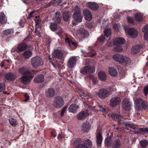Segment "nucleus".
Masks as SVG:
<instances>
[{
    "label": "nucleus",
    "mask_w": 148,
    "mask_h": 148,
    "mask_svg": "<svg viewBox=\"0 0 148 148\" xmlns=\"http://www.w3.org/2000/svg\"><path fill=\"white\" fill-rule=\"evenodd\" d=\"M6 79L8 81H12L16 78V76L12 73H6L5 75Z\"/></svg>",
    "instance_id": "obj_22"
},
{
    "label": "nucleus",
    "mask_w": 148,
    "mask_h": 148,
    "mask_svg": "<svg viewBox=\"0 0 148 148\" xmlns=\"http://www.w3.org/2000/svg\"><path fill=\"white\" fill-rule=\"evenodd\" d=\"M53 19L58 23H60L61 20V16L60 11H57L56 12Z\"/></svg>",
    "instance_id": "obj_21"
},
{
    "label": "nucleus",
    "mask_w": 148,
    "mask_h": 148,
    "mask_svg": "<svg viewBox=\"0 0 148 148\" xmlns=\"http://www.w3.org/2000/svg\"><path fill=\"white\" fill-rule=\"evenodd\" d=\"M128 34L129 35L133 38H136L138 35L137 30L136 29L133 28H131L129 29Z\"/></svg>",
    "instance_id": "obj_14"
},
{
    "label": "nucleus",
    "mask_w": 148,
    "mask_h": 148,
    "mask_svg": "<svg viewBox=\"0 0 148 148\" xmlns=\"http://www.w3.org/2000/svg\"><path fill=\"white\" fill-rule=\"evenodd\" d=\"M98 39L100 41L102 42L104 40L105 37L103 36H101Z\"/></svg>",
    "instance_id": "obj_59"
},
{
    "label": "nucleus",
    "mask_w": 148,
    "mask_h": 148,
    "mask_svg": "<svg viewBox=\"0 0 148 148\" xmlns=\"http://www.w3.org/2000/svg\"><path fill=\"white\" fill-rule=\"evenodd\" d=\"M83 13L86 20L90 21L92 19V15L89 10L85 9L83 11Z\"/></svg>",
    "instance_id": "obj_16"
},
{
    "label": "nucleus",
    "mask_w": 148,
    "mask_h": 148,
    "mask_svg": "<svg viewBox=\"0 0 148 148\" xmlns=\"http://www.w3.org/2000/svg\"><path fill=\"white\" fill-rule=\"evenodd\" d=\"M122 106L123 108L126 110H128L131 108V102L129 99L125 98L122 102Z\"/></svg>",
    "instance_id": "obj_12"
},
{
    "label": "nucleus",
    "mask_w": 148,
    "mask_h": 148,
    "mask_svg": "<svg viewBox=\"0 0 148 148\" xmlns=\"http://www.w3.org/2000/svg\"><path fill=\"white\" fill-rule=\"evenodd\" d=\"M71 45H72L73 46L75 47H77V45L76 43L72 42Z\"/></svg>",
    "instance_id": "obj_63"
},
{
    "label": "nucleus",
    "mask_w": 148,
    "mask_h": 148,
    "mask_svg": "<svg viewBox=\"0 0 148 148\" xmlns=\"http://www.w3.org/2000/svg\"><path fill=\"white\" fill-rule=\"evenodd\" d=\"M55 1H56L55 0L51 1V2H49L48 5H46L45 6V7L47 8L50 6L52 4H55Z\"/></svg>",
    "instance_id": "obj_52"
},
{
    "label": "nucleus",
    "mask_w": 148,
    "mask_h": 148,
    "mask_svg": "<svg viewBox=\"0 0 148 148\" xmlns=\"http://www.w3.org/2000/svg\"><path fill=\"white\" fill-rule=\"evenodd\" d=\"M83 142L85 144L87 145L88 146L89 148H91L92 146V141L89 139H87L84 140Z\"/></svg>",
    "instance_id": "obj_35"
},
{
    "label": "nucleus",
    "mask_w": 148,
    "mask_h": 148,
    "mask_svg": "<svg viewBox=\"0 0 148 148\" xmlns=\"http://www.w3.org/2000/svg\"><path fill=\"white\" fill-rule=\"evenodd\" d=\"M89 115L88 110L79 112L77 115V118L79 120H83Z\"/></svg>",
    "instance_id": "obj_13"
},
{
    "label": "nucleus",
    "mask_w": 148,
    "mask_h": 148,
    "mask_svg": "<svg viewBox=\"0 0 148 148\" xmlns=\"http://www.w3.org/2000/svg\"><path fill=\"white\" fill-rule=\"evenodd\" d=\"M53 103L55 108H59L63 106L64 102V99L62 97L58 96L55 98Z\"/></svg>",
    "instance_id": "obj_6"
},
{
    "label": "nucleus",
    "mask_w": 148,
    "mask_h": 148,
    "mask_svg": "<svg viewBox=\"0 0 148 148\" xmlns=\"http://www.w3.org/2000/svg\"><path fill=\"white\" fill-rule=\"evenodd\" d=\"M9 121L10 124L13 126H15L17 124L16 119L13 118H10Z\"/></svg>",
    "instance_id": "obj_39"
},
{
    "label": "nucleus",
    "mask_w": 148,
    "mask_h": 148,
    "mask_svg": "<svg viewBox=\"0 0 148 148\" xmlns=\"http://www.w3.org/2000/svg\"><path fill=\"white\" fill-rule=\"evenodd\" d=\"M53 56L58 60L62 59L63 57V53L60 50L55 49L53 53Z\"/></svg>",
    "instance_id": "obj_15"
},
{
    "label": "nucleus",
    "mask_w": 148,
    "mask_h": 148,
    "mask_svg": "<svg viewBox=\"0 0 148 148\" xmlns=\"http://www.w3.org/2000/svg\"><path fill=\"white\" fill-rule=\"evenodd\" d=\"M136 130L137 131V133L138 134L148 133V129L146 128H142L139 129H137Z\"/></svg>",
    "instance_id": "obj_33"
},
{
    "label": "nucleus",
    "mask_w": 148,
    "mask_h": 148,
    "mask_svg": "<svg viewBox=\"0 0 148 148\" xmlns=\"http://www.w3.org/2000/svg\"><path fill=\"white\" fill-rule=\"evenodd\" d=\"M78 108V106L76 107L75 104H72L69 107L68 109L69 112L75 113L77 112Z\"/></svg>",
    "instance_id": "obj_26"
},
{
    "label": "nucleus",
    "mask_w": 148,
    "mask_h": 148,
    "mask_svg": "<svg viewBox=\"0 0 148 148\" xmlns=\"http://www.w3.org/2000/svg\"><path fill=\"white\" fill-rule=\"evenodd\" d=\"M99 77L102 81H105L106 79V75L103 72H100L98 73Z\"/></svg>",
    "instance_id": "obj_32"
},
{
    "label": "nucleus",
    "mask_w": 148,
    "mask_h": 148,
    "mask_svg": "<svg viewBox=\"0 0 148 148\" xmlns=\"http://www.w3.org/2000/svg\"><path fill=\"white\" fill-rule=\"evenodd\" d=\"M142 31L145 33H148V25H146L143 28Z\"/></svg>",
    "instance_id": "obj_47"
},
{
    "label": "nucleus",
    "mask_w": 148,
    "mask_h": 148,
    "mask_svg": "<svg viewBox=\"0 0 148 148\" xmlns=\"http://www.w3.org/2000/svg\"><path fill=\"white\" fill-rule=\"evenodd\" d=\"M127 20L128 22L130 23H133V20L131 17L128 16L127 17Z\"/></svg>",
    "instance_id": "obj_54"
},
{
    "label": "nucleus",
    "mask_w": 148,
    "mask_h": 148,
    "mask_svg": "<svg viewBox=\"0 0 148 148\" xmlns=\"http://www.w3.org/2000/svg\"><path fill=\"white\" fill-rule=\"evenodd\" d=\"M143 92L145 96H147L148 94V85L145 86L143 90Z\"/></svg>",
    "instance_id": "obj_44"
},
{
    "label": "nucleus",
    "mask_w": 148,
    "mask_h": 148,
    "mask_svg": "<svg viewBox=\"0 0 148 148\" xmlns=\"http://www.w3.org/2000/svg\"><path fill=\"white\" fill-rule=\"evenodd\" d=\"M76 148H89L85 144H81L77 145Z\"/></svg>",
    "instance_id": "obj_46"
},
{
    "label": "nucleus",
    "mask_w": 148,
    "mask_h": 148,
    "mask_svg": "<svg viewBox=\"0 0 148 148\" xmlns=\"http://www.w3.org/2000/svg\"><path fill=\"white\" fill-rule=\"evenodd\" d=\"M34 11H32L30 12L29 15L27 17V18L28 19H29L33 17V13H34Z\"/></svg>",
    "instance_id": "obj_56"
},
{
    "label": "nucleus",
    "mask_w": 148,
    "mask_h": 148,
    "mask_svg": "<svg viewBox=\"0 0 148 148\" xmlns=\"http://www.w3.org/2000/svg\"><path fill=\"white\" fill-rule=\"evenodd\" d=\"M110 116H111L113 119L117 121L118 122H119L121 121V119L120 116L116 114L112 113L109 115Z\"/></svg>",
    "instance_id": "obj_29"
},
{
    "label": "nucleus",
    "mask_w": 148,
    "mask_h": 148,
    "mask_svg": "<svg viewBox=\"0 0 148 148\" xmlns=\"http://www.w3.org/2000/svg\"><path fill=\"white\" fill-rule=\"evenodd\" d=\"M121 100L120 98L118 97H112L110 100L109 105L112 108L116 107L120 103Z\"/></svg>",
    "instance_id": "obj_9"
},
{
    "label": "nucleus",
    "mask_w": 148,
    "mask_h": 148,
    "mask_svg": "<svg viewBox=\"0 0 148 148\" xmlns=\"http://www.w3.org/2000/svg\"><path fill=\"white\" fill-rule=\"evenodd\" d=\"M67 108V106H65L62 108L60 113V115L61 116H62L64 115V114Z\"/></svg>",
    "instance_id": "obj_48"
},
{
    "label": "nucleus",
    "mask_w": 148,
    "mask_h": 148,
    "mask_svg": "<svg viewBox=\"0 0 148 148\" xmlns=\"http://www.w3.org/2000/svg\"><path fill=\"white\" fill-rule=\"evenodd\" d=\"M49 58L51 62H52L53 61V57L51 56H49Z\"/></svg>",
    "instance_id": "obj_64"
},
{
    "label": "nucleus",
    "mask_w": 148,
    "mask_h": 148,
    "mask_svg": "<svg viewBox=\"0 0 148 148\" xmlns=\"http://www.w3.org/2000/svg\"><path fill=\"white\" fill-rule=\"evenodd\" d=\"M86 26L89 28H91L92 27V25L90 23L86 24Z\"/></svg>",
    "instance_id": "obj_62"
},
{
    "label": "nucleus",
    "mask_w": 148,
    "mask_h": 148,
    "mask_svg": "<svg viewBox=\"0 0 148 148\" xmlns=\"http://www.w3.org/2000/svg\"><path fill=\"white\" fill-rule=\"evenodd\" d=\"M86 5L89 8L94 10H96L99 8L98 5L95 2H89Z\"/></svg>",
    "instance_id": "obj_17"
},
{
    "label": "nucleus",
    "mask_w": 148,
    "mask_h": 148,
    "mask_svg": "<svg viewBox=\"0 0 148 148\" xmlns=\"http://www.w3.org/2000/svg\"><path fill=\"white\" fill-rule=\"evenodd\" d=\"M66 42L68 44L69 46H71V45L72 41L71 40L69 39V37H66L65 39Z\"/></svg>",
    "instance_id": "obj_45"
},
{
    "label": "nucleus",
    "mask_w": 148,
    "mask_h": 148,
    "mask_svg": "<svg viewBox=\"0 0 148 148\" xmlns=\"http://www.w3.org/2000/svg\"><path fill=\"white\" fill-rule=\"evenodd\" d=\"M70 13L68 12H64L63 18L64 21H68L69 18Z\"/></svg>",
    "instance_id": "obj_34"
},
{
    "label": "nucleus",
    "mask_w": 148,
    "mask_h": 148,
    "mask_svg": "<svg viewBox=\"0 0 148 148\" xmlns=\"http://www.w3.org/2000/svg\"><path fill=\"white\" fill-rule=\"evenodd\" d=\"M113 58L115 61L120 64L125 63L127 65L131 62L130 60L128 58L118 54L114 55Z\"/></svg>",
    "instance_id": "obj_1"
},
{
    "label": "nucleus",
    "mask_w": 148,
    "mask_h": 148,
    "mask_svg": "<svg viewBox=\"0 0 148 148\" xmlns=\"http://www.w3.org/2000/svg\"><path fill=\"white\" fill-rule=\"evenodd\" d=\"M82 94L84 97H86L88 98H89L91 97L90 94L88 93H85L84 92H82Z\"/></svg>",
    "instance_id": "obj_49"
},
{
    "label": "nucleus",
    "mask_w": 148,
    "mask_h": 148,
    "mask_svg": "<svg viewBox=\"0 0 148 148\" xmlns=\"http://www.w3.org/2000/svg\"><path fill=\"white\" fill-rule=\"evenodd\" d=\"M92 80L93 82L94 85H95L97 84L98 82L97 79L95 77H93L92 79Z\"/></svg>",
    "instance_id": "obj_51"
},
{
    "label": "nucleus",
    "mask_w": 148,
    "mask_h": 148,
    "mask_svg": "<svg viewBox=\"0 0 148 148\" xmlns=\"http://www.w3.org/2000/svg\"><path fill=\"white\" fill-rule=\"evenodd\" d=\"M5 89L4 85L3 84H0V92Z\"/></svg>",
    "instance_id": "obj_53"
},
{
    "label": "nucleus",
    "mask_w": 148,
    "mask_h": 148,
    "mask_svg": "<svg viewBox=\"0 0 148 148\" xmlns=\"http://www.w3.org/2000/svg\"><path fill=\"white\" fill-rule=\"evenodd\" d=\"M31 63L33 67L36 69L42 66L43 64V62L42 58L40 56H36L31 58Z\"/></svg>",
    "instance_id": "obj_3"
},
{
    "label": "nucleus",
    "mask_w": 148,
    "mask_h": 148,
    "mask_svg": "<svg viewBox=\"0 0 148 148\" xmlns=\"http://www.w3.org/2000/svg\"><path fill=\"white\" fill-rule=\"evenodd\" d=\"M97 142L98 146L100 147L101 145L102 137L100 133H98L96 135Z\"/></svg>",
    "instance_id": "obj_27"
},
{
    "label": "nucleus",
    "mask_w": 148,
    "mask_h": 148,
    "mask_svg": "<svg viewBox=\"0 0 148 148\" xmlns=\"http://www.w3.org/2000/svg\"><path fill=\"white\" fill-rule=\"evenodd\" d=\"M105 145L107 146L108 147L109 146V141H108V138L106 139L105 140Z\"/></svg>",
    "instance_id": "obj_60"
},
{
    "label": "nucleus",
    "mask_w": 148,
    "mask_h": 148,
    "mask_svg": "<svg viewBox=\"0 0 148 148\" xmlns=\"http://www.w3.org/2000/svg\"><path fill=\"white\" fill-rule=\"evenodd\" d=\"M105 35L107 37H108L111 35V30L110 29H106L104 31Z\"/></svg>",
    "instance_id": "obj_42"
},
{
    "label": "nucleus",
    "mask_w": 148,
    "mask_h": 148,
    "mask_svg": "<svg viewBox=\"0 0 148 148\" xmlns=\"http://www.w3.org/2000/svg\"><path fill=\"white\" fill-rule=\"evenodd\" d=\"M63 33V31L62 29L60 28L59 29L58 32L57 33V34H58V35L62 34Z\"/></svg>",
    "instance_id": "obj_61"
},
{
    "label": "nucleus",
    "mask_w": 148,
    "mask_h": 148,
    "mask_svg": "<svg viewBox=\"0 0 148 148\" xmlns=\"http://www.w3.org/2000/svg\"><path fill=\"white\" fill-rule=\"evenodd\" d=\"M121 143L120 140H117L114 142L112 148H120Z\"/></svg>",
    "instance_id": "obj_37"
},
{
    "label": "nucleus",
    "mask_w": 148,
    "mask_h": 148,
    "mask_svg": "<svg viewBox=\"0 0 148 148\" xmlns=\"http://www.w3.org/2000/svg\"><path fill=\"white\" fill-rule=\"evenodd\" d=\"M24 95L25 99H24V101H27L29 99V97L27 93H25Z\"/></svg>",
    "instance_id": "obj_50"
},
{
    "label": "nucleus",
    "mask_w": 148,
    "mask_h": 148,
    "mask_svg": "<svg viewBox=\"0 0 148 148\" xmlns=\"http://www.w3.org/2000/svg\"><path fill=\"white\" fill-rule=\"evenodd\" d=\"M50 27L51 30L53 31H55L58 28L57 24L53 23H50Z\"/></svg>",
    "instance_id": "obj_38"
},
{
    "label": "nucleus",
    "mask_w": 148,
    "mask_h": 148,
    "mask_svg": "<svg viewBox=\"0 0 148 148\" xmlns=\"http://www.w3.org/2000/svg\"><path fill=\"white\" fill-rule=\"evenodd\" d=\"M33 78V76L28 75L23 76L19 79L21 83L26 84L30 83Z\"/></svg>",
    "instance_id": "obj_10"
},
{
    "label": "nucleus",
    "mask_w": 148,
    "mask_h": 148,
    "mask_svg": "<svg viewBox=\"0 0 148 148\" xmlns=\"http://www.w3.org/2000/svg\"><path fill=\"white\" fill-rule=\"evenodd\" d=\"M55 93V91L52 88H49L45 91L46 95L48 97H50L53 96Z\"/></svg>",
    "instance_id": "obj_20"
},
{
    "label": "nucleus",
    "mask_w": 148,
    "mask_h": 148,
    "mask_svg": "<svg viewBox=\"0 0 148 148\" xmlns=\"http://www.w3.org/2000/svg\"><path fill=\"white\" fill-rule=\"evenodd\" d=\"M135 107L136 110H141L147 107V102L141 98L136 99L134 101Z\"/></svg>",
    "instance_id": "obj_4"
},
{
    "label": "nucleus",
    "mask_w": 148,
    "mask_h": 148,
    "mask_svg": "<svg viewBox=\"0 0 148 148\" xmlns=\"http://www.w3.org/2000/svg\"><path fill=\"white\" fill-rule=\"evenodd\" d=\"M99 107L100 111L103 112H106V110L105 108H103L101 106L99 105Z\"/></svg>",
    "instance_id": "obj_55"
},
{
    "label": "nucleus",
    "mask_w": 148,
    "mask_h": 148,
    "mask_svg": "<svg viewBox=\"0 0 148 148\" xmlns=\"http://www.w3.org/2000/svg\"><path fill=\"white\" fill-rule=\"evenodd\" d=\"M81 34L84 37H88L89 35L88 32L85 29L82 30L81 32Z\"/></svg>",
    "instance_id": "obj_41"
},
{
    "label": "nucleus",
    "mask_w": 148,
    "mask_h": 148,
    "mask_svg": "<svg viewBox=\"0 0 148 148\" xmlns=\"http://www.w3.org/2000/svg\"><path fill=\"white\" fill-rule=\"evenodd\" d=\"M77 62L76 58L75 56L71 57L69 59L67 66L69 68H73Z\"/></svg>",
    "instance_id": "obj_11"
},
{
    "label": "nucleus",
    "mask_w": 148,
    "mask_h": 148,
    "mask_svg": "<svg viewBox=\"0 0 148 148\" xmlns=\"http://www.w3.org/2000/svg\"><path fill=\"white\" fill-rule=\"evenodd\" d=\"M124 39L122 38L118 37L116 38L114 41V51L116 52L121 51L122 49L121 47V45L124 44Z\"/></svg>",
    "instance_id": "obj_5"
},
{
    "label": "nucleus",
    "mask_w": 148,
    "mask_h": 148,
    "mask_svg": "<svg viewBox=\"0 0 148 148\" xmlns=\"http://www.w3.org/2000/svg\"><path fill=\"white\" fill-rule=\"evenodd\" d=\"M74 11L73 17V19L77 22H81L82 21L83 16L81 14V10L78 6H75L73 9Z\"/></svg>",
    "instance_id": "obj_2"
},
{
    "label": "nucleus",
    "mask_w": 148,
    "mask_h": 148,
    "mask_svg": "<svg viewBox=\"0 0 148 148\" xmlns=\"http://www.w3.org/2000/svg\"><path fill=\"white\" fill-rule=\"evenodd\" d=\"M140 47L136 45L133 47L132 49V53L134 54H136L139 51Z\"/></svg>",
    "instance_id": "obj_40"
},
{
    "label": "nucleus",
    "mask_w": 148,
    "mask_h": 148,
    "mask_svg": "<svg viewBox=\"0 0 148 148\" xmlns=\"http://www.w3.org/2000/svg\"><path fill=\"white\" fill-rule=\"evenodd\" d=\"M18 71V73L21 75H27L31 73L29 70L26 68L23 67L19 69Z\"/></svg>",
    "instance_id": "obj_19"
},
{
    "label": "nucleus",
    "mask_w": 148,
    "mask_h": 148,
    "mask_svg": "<svg viewBox=\"0 0 148 148\" xmlns=\"http://www.w3.org/2000/svg\"><path fill=\"white\" fill-rule=\"evenodd\" d=\"M109 72L110 74L113 76H116L117 75V71L114 68L111 67L109 68Z\"/></svg>",
    "instance_id": "obj_31"
},
{
    "label": "nucleus",
    "mask_w": 148,
    "mask_h": 148,
    "mask_svg": "<svg viewBox=\"0 0 148 148\" xmlns=\"http://www.w3.org/2000/svg\"><path fill=\"white\" fill-rule=\"evenodd\" d=\"M144 38L145 40H148V33H144Z\"/></svg>",
    "instance_id": "obj_58"
},
{
    "label": "nucleus",
    "mask_w": 148,
    "mask_h": 148,
    "mask_svg": "<svg viewBox=\"0 0 148 148\" xmlns=\"http://www.w3.org/2000/svg\"><path fill=\"white\" fill-rule=\"evenodd\" d=\"M27 46L25 44H19L17 47V51L20 52L25 50L27 48Z\"/></svg>",
    "instance_id": "obj_25"
},
{
    "label": "nucleus",
    "mask_w": 148,
    "mask_h": 148,
    "mask_svg": "<svg viewBox=\"0 0 148 148\" xmlns=\"http://www.w3.org/2000/svg\"><path fill=\"white\" fill-rule=\"evenodd\" d=\"M14 30L13 29H9L3 31V34L4 35H8L13 34Z\"/></svg>",
    "instance_id": "obj_30"
},
{
    "label": "nucleus",
    "mask_w": 148,
    "mask_h": 148,
    "mask_svg": "<svg viewBox=\"0 0 148 148\" xmlns=\"http://www.w3.org/2000/svg\"><path fill=\"white\" fill-rule=\"evenodd\" d=\"M35 21L37 24H38L40 23V19L39 16L36 17Z\"/></svg>",
    "instance_id": "obj_57"
},
{
    "label": "nucleus",
    "mask_w": 148,
    "mask_h": 148,
    "mask_svg": "<svg viewBox=\"0 0 148 148\" xmlns=\"http://www.w3.org/2000/svg\"><path fill=\"white\" fill-rule=\"evenodd\" d=\"M95 71L94 67L92 66H87L82 68L80 72L84 74L92 73Z\"/></svg>",
    "instance_id": "obj_8"
},
{
    "label": "nucleus",
    "mask_w": 148,
    "mask_h": 148,
    "mask_svg": "<svg viewBox=\"0 0 148 148\" xmlns=\"http://www.w3.org/2000/svg\"><path fill=\"white\" fill-rule=\"evenodd\" d=\"M110 94V91L104 88L100 89L97 93L99 97L102 99H105Z\"/></svg>",
    "instance_id": "obj_7"
},
{
    "label": "nucleus",
    "mask_w": 148,
    "mask_h": 148,
    "mask_svg": "<svg viewBox=\"0 0 148 148\" xmlns=\"http://www.w3.org/2000/svg\"><path fill=\"white\" fill-rule=\"evenodd\" d=\"M90 128V125L88 123H84L82 126V130L83 131L88 132Z\"/></svg>",
    "instance_id": "obj_23"
},
{
    "label": "nucleus",
    "mask_w": 148,
    "mask_h": 148,
    "mask_svg": "<svg viewBox=\"0 0 148 148\" xmlns=\"http://www.w3.org/2000/svg\"><path fill=\"white\" fill-rule=\"evenodd\" d=\"M7 21L5 14L3 12H0V23L3 24L6 23Z\"/></svg>",
    "instance_id": "obj_24"
},
{
    "label": "nucleus",
    "mask_w": 148,
    "mask_h": 148,
    "mask_svg": "<svg viewBox=\"0 0 148 148\" xmlns=\"http://www.w3.org/2000/svg\"><path fill=\"white\" fill-rule=\"evenodd\" d=\"M32 51L27 50L23 52V56L25 59H28L32 56Z\"/></svg>",
    "instance_id": "obj_28"
},
{
    "label": "nucleus",
    "mask_w": 148,
    "mask_h": 148,
    "mask_svg": "<svg viewBox=\"0 0 148 148\" xmlns=\"http://www.w3.org/2000/svg\"><path fill=\"white\" fill-rule=\"evenodd\" d=\"M143 15L140 13H138L135 15V18L136 20L138 21H141L143 20Z\"/></svg>",
    "instance_id": "obj_36"
},
{
    "label": "nucleus",
    "mask_w": 148,
    "mask_h": 148,
    "mask_svg": "<svg viewBox=\"0 0 148 148\" xmlns=\"http://www.w3.org/2000/svg\"><path fill=\"white\" fill-rule=\"evenodd\" d=\"M44 78L43 75H36L34 79V81L36 83H40L44 81Z\"/></svg>",
    "instance_id": "obj_18"
},
{
    "label": "nucleus",
    "mask_w": 148,
    "mask_h": 148,
    "mask_svg": "<svg viewBox=\"0 0 148 148\" xmlns=\"http://www.w3.org/2000/svg\"><path fill=\"white\" fill-rule=\"evenodd\" d=\"M140 145L142 147H145L147 144V140H141L140 142Z\"/></svg>",
    "instance_id": "obj_43"
}]
</instances>
